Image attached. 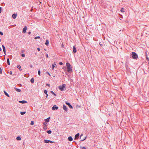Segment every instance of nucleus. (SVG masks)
Segmentation results:
<instances>
[{
  "mask_svg": "<svg viewBox=\"0 0 149 149\" xmlns=\"http://www.w3.org/2000/svg\"><path fill=\"white\" fill-rule=\"evenodd\" d=\"M4 92L5 93V94L7 96H8V97H10V96L9 95H8V94L7 93L6 91H4Z\"/></svg>",
  "mask_w": 149,
  "mask_h": 149,
  "instance_id": "obj_15",
  "label": "nucleus"
},
{
  "mask_svg": "<svg viewBox=\"0 0 149 149\" xmlns=\"http://www.w3.org/2000/svg\"><path fill=\"white\" fill-rule=\"evenodd\" d=\"M12 74V72L11 71H10V74L11 75Z\"/></svg>",
  "mask_w": 149,
  "mask_h": 149,
  "instance_id": "obj_42",
  "label": "nucleus"
},
{
  "mask_svg": "<svg viewBox=\"0 0 149 149\" xmlns=\"http://www.w3.org/2000/svg\"><path fill=\"white\" fill-rule=\"evenodd\" d=\"M49 140H45L44 141V142L45 143H47L49 142Z\"/></svg>",
  "mask_w": 149,
  "mask_h": 149,
  "instance_id": "obj_16",
  "label": "nucleus"
},
{
  "mask_svg": "<svg viewBox=\"0 0 149 149\" xmlns=\"http://www.w3.org/2000/svg\"><path fill=\"white\" fill-rule=\"evenodd\" d=\"M1 7H0V13H1Z\"/></svg>",
  "mask_w": 149,
  "mask_h": 149,
  "instance_id": "obj_45",
  "label": "nucleus"
},
{
  "mask_svg": "<svg viewBox=\"0 0 149 149\" xmlns=\"http://www.w3.org/2000/svg\"><path fill=\"white\" fill-rule=\"evenodd\" d=\"M38 74L39 75V76H40V70H39L38 71Z\"/></svg>",
  "mask_w": 149,
  "mask_h": 149,
  "instance_id": "obj_35",
  "label": "nucleus"
},
{
  "mask_svg": "<svg viewBox=\"0 0 149 149\" xmlns=\"http://www.w3.org/2000/svg\"><path fill=\"white\" fill-rule=\"evenodd\" d=\"M73 52L74 53H75L77 52V49L75 47V46H74L73 47Z\"/></svg>",
  "mask_w": 149,
  "mask_h": 149,
  "instance_id": "obj_9",
  "label": "nucleus"
},
{
  "mask_svg": "<svg viewBox=\"0 0 149 149\" xmlns=\"http://www.w3.org/2000/svg\"><path fill=\"white\" fill-rule=\"evenodd\" d=\"M43 125L44 127H46L47 126V124L44 123H43Z\"/></svg>",
  "mask_w": 149,
  "mask_h": 149,
  "instance_id": "obj_25",
  "label": "nucleus"
},
{
  "mask_svg": "<svg viewBox=\"0 0 149 149\" xmlns=\"http://www.w3.org/2000/svg\"><path fill=\"white\" fill-rule=\"evenodd\" d=\"M49 142L50 143H54V142L52 141H51L49 140Z\"/></svg>",
  "mask_w": 149,
  "mask_h": 149,
  "instance_id": "obj_36",
  "label": "nucleus"
},
{
  "mask_svg": "<svg viewBox=\"0 0 149 149\" xmlns=\"http://www.w3.org/2000/svg\"><path fill=\"white\" fill-rule=\"evenodd\" d=\"M30 81L31 83H34V79L33 78H31V79Z\"/></svg>",
  "mask_w": 149,
  "mask_h": 149,
  "instance_id": "obj_20",
  "label": "nucleus"
},
{
  "mask_svg": "<svg viewBox=\"0 0 149 149\" xmlns=\"http://www.w3.org/2000/svg\"><path fill=\"white\" fill-rule=\"evenodd\" d=\"M124 8H122L121 9L120 11H121V12H124Z\"/></svg>",
  "mask_w": 149,
  "mask_h": 149,
  "instance_id": "obj_28",
  "label": "nucleus"
},
{
  "mask_svg": "<svg viewBox=\"0 0 149 149\" xmlns=\"http://www.w3.org/2000/svg\"><path fill=\"white\" fill-rule=\"evenodd\" d=\"M47 73L49 76H51V75L48 72H47Z\"/></svg>",
  "mask_w": 149,
  "mask_h": 149,
  "instance_id": "obj_44",
  "label": "nucleus"
},
{
  "mask_svg": "<svg viewBox=\"0 0 149 149\" xmlns=\"http://www.w3.org/2000/svg\"><path fill=\"white\" fill-rule=\"evenodd\" d=\"M46 95H46V97H47V96H48V94H47Z\"/></svg>",
  "mask_w": 149,
  "mask_h": 149,
  "instance_id": "obj_49",
  "label": "nucleus"
},
{
  "mask_svg": "<svg viewBox=\"0 0 149 149\" xmlns=\"http://www.w3.org/2000/svg\"><path fill=\"white\" fill-rule=\"evenodd\" d=\"M37 50L38 51H40V49L39 48H38Z\"/></svg>",
  "mask_w": 149,
  "mask_h": 149,
  "instance_id": "obj_41",
  "label": "nucleus"
},
{
  "mask_svg": "<svg viewBox=\"0 0 149 149\" xmlns=\"http://www.w3.org/2000/svg\"><path fill=\"white\" fill-rule=\"evenodd\" d=\"M31 68H32V66L31 65Z\"/></svg>",
  "mask_w": 149,
  "mask_h": 149,
  "instance_id": "obj_51",
  "label": "nucleus"
},
{
  "mask_svg": "<svg viewBox=\"0 0 149 149\" xmlns=\"http://www.w3.org/2000/svg\"><path fill=\"white\" fill-rule=\"evenodd\" d=\"M132 57L134 59H136L138 58L137 55L134 52H132Z\"/></svg>",
  "mask_w": 149,
  "mask_h": 149,
  "instance_id": "obj_2",
  "label": "nucleus"
},
{
  "mask_svg": "<svg viewBox=\"0 0 149 149\" xmlns=\"http://www.w3.org/2000/svg\"><path fill=\"white\" fill-rule=\"evenodd\" d=\"M56 65V64L55 63H54V64L52 65V69L53 70L54 68L55 67V65Z\"/></svg>",
  "mask_w": 149,
  "mask_h": 149,
  "instance_id": "obj_23",
  "label": "nucleus"
},
{
  "mask_svg": "<svg viewBox=\"0 0 149 149\" xmlns=\"http://www.w3.org/2000/svg\"><path fill=\"white\" fill-rule=\"evenodd\" d=\"M68 139L69 141H72L73 139L71 136H70L68 138Z\"/></svg>",
  "mask_w": 149,
  "mask_h": 149,
  "instance_id": "obj_12",
  "label": "nucleus"
},
{
  "mask_svg": "<svg viewBox=\"0 0 149 149\" xmlns=\"http://www.w3.org/2000/svg\"><path fill=\"white\" fill-rule=\"evenodd\" d=\"M26 113V112H20V114L21 115H24Z\"/></svg>",
  "mask_w": 149,
  "mask_h": 149,
  "instance_id": "obj_24",
  "label": "nucleus"
},
{
  "mask_svg": "<svg viewBox=\"0 0 149 149\" xmlns=\"http://www.w3.org/2000/svg\"><path fill=\"white\" fill-rule=\"evenodd\" d=\"M40 38V36H37V37H36L35 38V39H38H38H39V38Z\"/></svg>",
  "mask_w": 149,
  "mask_h": 149,
  "instance_id": "obj_31",
  "label": "nucleus"
},
{
  "mask_svg": "<svg viewBox=\"0 0 149 149\" xmlns=\"http://www.w3.org/2000/svg\"><path fill=\"white\" fill-rule=\"evenodd\" d=\"M51 93H52L53 95H54L55 96H56V94L54 93L53 91H51Z\"/></svg>",
  "mask_w": 149,
  "mask_h": 149,
  "instance_id": "obj_27",
  "label": "nucleus"
},
{
  "mask_svg": "<svg viewBox=\"0 0 149 149\" xmlns=\"http://www.w3.org/2000/svg\"><path fill=\"white\" fill-rule=\"evenodd\" d=\"M49 41L48 40H46V42H45V45H48V44H49Z\"/></svg>",
  "mask_w": 149,
  "mask_h": 149,
  "instance_id": "obj_21",
  "label": "nucleus"
},
{
  "mask_svg": "<svg viewBox=\"0 0 149 149\" xmlns=\"http://www.w3.org/2000/svg\"><path fill=\"white\" fill-rule=\"evenodd\" d=\"M63 108L64 110H65V111H67V107L65 105H63Z\"/></svg>",
  "mask_w": 149,
  "mask_h": 149,
  "instance_id": "obj_8",
  "label": "nucleus"
},
{
  "mask_svg": "<svg viewBox=\"0 0 149 149\" xmlns=\"http://www.w3.org/2000/svg\"><path fill=\"white\" fill-rule=\"evenodd\" d=\"M0 73L1 74H2V69L0 67Z\"/></svg>",
  "mask_w": 149,
  "mask_h": 149,
  "instance_id": "obj_32",
  "label": "nucleus"
},
{
  "mask_svg": "<svg viewBox=\"0 0 149 149\" xmlns=\"http://www.w3.org/2000/svg\"><path fill=\"white\" fill-rule=\"evenodd\" d=\"M46 86H49V87L50 86V85H49V84H46Z\"/></svg>",
  "mask_w": 149,
  "mask_h": 149,
  "instance_id": "obj_43",
  "label": "nucleus"
},
{
  "mask_svg": "<svg viewBox=\"0 0 149 149\" xmlns=\"http://www.w3.org/2000/svg\"><path fill=\"white\" fill-rule=\"evenodd\" d=\"M1 50V47H0V51Z\"/></svg>",
  "mask_w": 149,
  "mask_h": 149,
  "instance_id": "obj_50",
  "label": "nucleus"
},
{
  "mask_svg": "<svg viewBox=\"0 0 149 149\" xmlns=\"http://www.w3.org/2000/svg\"><path fill=\"white\" fill-rule=\"evenodd\" d=\"M34 124V122L33 121H31V125H33Z\"/></svg>",
  "mask_w": 149,
  "mask_h": 149,
  "instance_id": "obj_29",
  "label": "nucleus"
},
{
  "mask_svg": "<svg viewBox=\"0 0 149 149\" xmlns=\"http://www.w3.org/2000/svg\"><path fill=\"white\" fill-rule=\"evenodd\" d=\"M58 108V107H57L56 105H54L53 107L52 108V109L53 110H55V109H57Z\"/></svg>",
  "mask_w": 149,
  "mask_h": 149,
  "instance_id": "obj_4",
  "label": "nucleus"
},
{
  "mask_svg": "<svg viewBox=\"0 0 149 149\" xmlns=\"http://www.w3.org/2000/svg\"><path fill=\"white\" fill-rule=\"evenodd\" d=\"M66 66L68 72H72V68L70 63H67Z\"/></svg>",
  "mask_w": 149,
  "mask_h": 149,
  "instance_id": "obj_1",
  "label": "nucleus"
},
{
  "mask_svg": "<svg viewBox=\"0 0 149 149\" xmlns=\"http://www.w3.org/2000/svg\"><path fill=\"white\" fill-rule=\"evenodd\" d=\"M47 132L49 134H50L52 133V131L51 130L47 131Z\"/></svg>",
  "mask_w": 149,
  "mask_h": 149,
  "instance_id": "obj_26",
  "label": "nucleus"
},
{
  "mask_svg": "<svg viewBox=\"0 0 149 149\" xmlns=\"http://www.w3.org/2000/svg\"><path fill=\"white\" fill-rule=\"evenodd\" d=\"M2 47L3 49V52L5 54V55H6V49L5 46L3 45H2Z\"/></svg>",
  "mask_w": 149,
  "mask_h": 149,
  "instance_id": "obj_6",
  "label": "nucleus"
},
{
  "mask_svg": "<svg viewBox=\"0 0 149 149\" xmlns=\"http://www.w3.org/2000/svg\"><path fill=\"white\" fill-rule=\"evenodd\" d=\"M59 64L60 65H63V63H62V62H60V63H59Z\"/></svg>",
  "mask_w": 149,
  "mask_h": 149,
  "instance_id": "obj_39",
  "label": "nucleus"
},
{
  "mask_svg": "<svg viewBox=\"0 0 149 149\" xmlns=\"http://www.w3.org/2000/svg\"><path fill=\"white\" fill-rule=\"evenodd\" d=\"M0 34L1 35H3V33L1 32V31H0Z\"/></svg>",
  "mask_w": 149,
  "mask_h": 149,
  "instance_id": "obj_40",
  "label": "nucleus"
},
{
  "mask_svg": "<svg viewBox=\"0 0 149 149\" xmlns=\"http://www.w3.org/2000/svg\"><path fill=\"white\" fill-rule=\"evenodd\" d=\"M50 118V117H49L47 119H45V121L47 122H49V119Z\"/></svg>",
  "mask_w": 149,
  "mask_h": 149,
  "instance_id": "obj_17",
  "label": "nucleus"
},
{
  "mask_svg": "<svg viewBox=\"0 0 149 149\" xmlns=\"http://www.w3.org/2000/svg\"><path fill=\"white\" fill-rule=\"evenodd\" d=\"M81 149H86V148L85 147H83L81 148Z\"/></svg>",
  "mask_w": 149,
  "mask_h": 149,
  "instance_id": "obj_37",
  "label": "nucleus"
},
{
  "mask_svg": "<svg viewBox=\"0 0 149 149\" xmlns=\"http://www.w3.org/2000/svg\"><path fill=\"white\" fill-rule=\"evenodd\" d=\"M17 15L14 14L12 15V17L14 19H15L16 18Z\"/></svg>",
  "mask_w": 149,
  "mask_h": 149,
  "instance_id": "obj_13",
  "label": "nucleus"
},
{
  "mask_svg": "<svg viewBox=\"0 0 149 149\" xmlns=\"http://www.w3.org/2000/svg\"><path fill=\"white\" fill-rule=\"evenodd\" d=\"M146 58L148 60V61H149V58L148 57V56L147 55L146 56Z\"/></svg>",
  "mask_w": 149,
  "mask_h": 149,
  "instance_id": "obj_38",
  "label": "nucleus"
},
{
  "mask_svg": "<svg viewBox=\"0 0 149 149\" xmlns=\"http://www.w3.org/2000/svg\"><path fill=\"white\" fill-rule=\"evenodd\" d=\"M44 93L45 94H47V90H44Z\"/></svg>",
  "mask_w": 149,
  "mask_h": 149,
  "instance_id": "obj_34",
  "label": "nucleus"
},
{
  "mask_svg": "<svg viewBox=\"0 0 149 149\" xmlns=\"http://www.w3.org/2000/svg\"><path fill=\"white\" fill-rule=\"evenodd\" d=\"M7 64H8V65H10V62H9V59L8 58H7Z\"/></svg>",
  "mask_w": 149,
  "mask_h": 149,
  "instance_id": "obj_22",
  "label": "nucleus"
},
{
  "mask_svg": "<svg viewBox=\"0 0 149 149\" xmlns=\"http://www.w3.org/2000/svg\"><path fill=\"white\" fill-rule=\"evenodd\" d=\"M31 32H29L28 33V34H31Z\"/></svg>",
  "mask_w": 149,
  "mask_h": 149,
  "instance_id": "obj_48",
  "label": "nucleus"
},
{
  "mask_svg": "<svg viewBox=\"0 0 149 149\" xmlns=\"http://www.w3.org/2000/svg\"><path fill=\"white\" fill-rule=\"evenodd\" d=\"M1 39H0V42H1Z\"/></svg>",
  "mask_w": 149,
  "mask_h": 149,
  "instance_id": "obj_53",
  "label": "nucleus"
},
{
  "mask_svg": "<svg viewBox=\"0 0 149 149\" xmlns=\"http://www.w3.org/2000/svg\"><path fill=\"white\" fill-rule=\"evenodd\" d=\"M19 102L21 103L24 104L27 103V102L25 100L20 101Z\"/></svg>",
  "mask_w": 149,
  "mask_h": 149,
  "instance_id": "obj_10",
  "label": "nucleus"
},
{
  "mask_svg": "<svg viewBox=\"0 0 149 149\" xmlns=\"http://www.w3.org/2000/svg\"><path fill=\"white\" fill-rule=\"evenodd\" d=\"M44 129H46V127H44Z\"/></svg>",
  "mask_w": 149,
  "mask_h": 149,
  "instance_id": "obj_47",
  "label": "nucleus"
},
{
  "mask_svg": "<svg viewBox=\"0 0 149 149\" xmlns=\"http://www.w3.org/2000/svg\"><path fill=\"white\" fill-rule=\"evenodd\" d=\"M27 30L26 27L25 26L23 29V32L24 33H25L26 32V31Z\"/></svg>",
  "mask_w": 149,
  "mask_h": 149,
  "instance_id": "obj_11",
  "label": "nucleus"
},
{
  "mask_svg": "<svg viewBox=\"0 0 149 149\" xmlns=\"http://www.w3.org/2000/svg\"><path fill=\"white\" fill-rule=\"evenodd\" d=\"M83 136V134H81V135L80 136V139H81V141H83L85 140L86 138V136H85L84 137V138L83 139L82 138H81V137Z\"/></svg>",
  "mask_w": 149,
  "mask_h": 149,
  "instance_id": "obj_5",
  "label": "nucleus"
},
{
  "mask_svg": "<svg viewBox=\"0 0 149 149\" xmlns=\"http://www.w3.org/2000/svg\"><path fill=\"white\" fill-rule=\"evenodd\" d=\"M46 57L48 58L49 57L48 55V54H46Z\"/></svg>",
  "mask_w": 149,
  "mask_h": 149,
  "instance_id": "obj_46",
  "label": "nucleus"
},
{
  "mask_svg": "<svg viewBox=\"0 0 149 149\" xmlns=\"http://www.w3.org/2000/svg\"><path fill=\"white\" fill-rule=\"evenodd\" d=\"M66 104L67 105H68L69 106V107H70V108L71 109L72 108V105L70 104L69 103L67 102L66 103Z\"/></svg>",
  "mask_w": 149,
  "mask_h": 149,
  "instance_id": "obj_7",
  "label": "nucleus"
},
{
  "mask_svg": "<svg viewBox=\"0 0 149 149\" xmlns=\"http://www.w3.org/2000/svg\"><path fill=\"white\" fill-rule=\"evenodd\" d=\"M62 46H63V44H62Z\"/></svg>",
  "mask_w": 149,
  "mask_h": 149,
  "instance_id": "obj_52",
  "label": "nucleus"
},
{
  "mask_svg": "<svg viewBox=\"0 0 149 149\" xmlns=\"http://www.w3.org/2000/svg\"><path fill=\"white\" fill-rule=\"evenodd\" d=\"M16 139L18 140H21V138L19 136H18L17 137Z\"/></svg>",
  "mask_w": 149,
  "mask_h": 149,
  "instance_id": "obj_18",
  "label": "nucleus"
},
{
  "mask_svg": "<svg viewBox=\"0 0 149 149\" xmlns=\"http://www.w3.org/2000/svg\"><path fill=\"white\" fill-rule=\"evenodd\" d=\"M15 89L16 90V91L18 92H20L21 91V90L19 88H15Z\"/></svg>",
  "mask_w": 149,
  "mask_h": 149,
  "instance_id": "obj_14",
  "label": "nucleus"
},
{
  "mask_svg": "<svg viewBox=\"0 0 149 149\" xmlns=\"http://www.w3.org/2000/svg\"><path fill=\"white\" fill-rule=\"evenodd\" d=\"M22 56L23 57H24L25 56V55L24 54H22Z\"/></svg>",
  "mask_w": 149,
  "mask_h": 149,
  "instance_id": "obj_33",
  "label": "nucleus"
},
{
  "mask_svg": "<svg viewBox=\"0 0 149 149\" xmlns=\"http://www.w3.org/2000/svg\"><path fill=\"white\" fill-rule=\"evenodd\" d=\"M65 86L66 85L65 84H63L62 85V86H58V88L61 91H63L65 89Z\"/></svg>",
  "mask_w": 149,
  "mask_h": 149,
  "instance_id": "obj_3",
  "label": "nucleus"
},
{
  "mask_svg": "<svg viewBox=\"0 0 149 149\" xmlns=\"http://www.w3.org/2000/svg\"><path fill=\"white\" fill-rule=\"evenodd\" d=\"M79 133H77V134H76V135L75 136V138H74V139H76L77 137L79 136Z\"/></svg>",
  "mask_w": 149,
  "mask_h": 149,
  "instance_id": "obj_19",
  "label": "nucleus"
},
{
  "mask_svg": "<svg viewBox=\"0 0 149 149\" xmlns=\"http://www.w3.org/2000/svg\"><path fill=\"white\" fill-rule=\"evenodd\" d=\"M17 68H19V69L21 68V66H20L19 65H17Z\"/></svg>",
  "mask_w": 149,
  "mask_h": 149,
  "instance_id": "obj_30",
  "label": "nucleus"
}]
</instances>
